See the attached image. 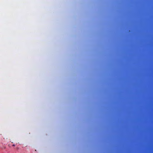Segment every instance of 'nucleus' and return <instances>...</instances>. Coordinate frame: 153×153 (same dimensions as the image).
I'll list each match as a JSON object with an SVG mask.
<instances>
[{"mask_svg": "<svg viewBox=\"0 0 153 153\" xmlns=\"http://www.w3.org/2000/svg\"><path fill=\"white\" fill-rule=\"evenodd\" d=\"M134 31H135V25H134Z\"/></svg>", "mask_w": 153, "mask_h": 153, "instance_id": "obj_1", "label": "nucleus"}, {"mask_svg": "<svg viewBox=\"0 0 153 153\" xmlns=\"http://www.w3.org/2000/svg\"><path fill=\"white\" fill-rule=\"evenodd\" d=\"M134 31H135V25H134Z\"/></svg>", "mask_w": 153, "mask_h": 153, "instance_id": "obj_2", "label": "nucleus"}, {"mask_svg": "<svg viewBox=\"0 0 153 153\" xmlns=\"http://www.w3.org/2000/svg\"><path fill=\"white\" fill-rule=\"evenodd\" d=\"M134 31H135V25H134Z\"/></svg>", "mask_w": 153, "mask_h": 153, "instance_id": "obj_3", "label": "nucleus"}, {"mask_svg": "<svg viewBox=\"0 0 153 153\" xmlns=\"http://www.w3.org/2000/svg\"><path fill=\"white\" fill-rule=\"evenodd\" d=\"M134 31H135V25H134Z\"/></svg>", "mask_w": 153, "mask_h": 153, "instance_id": "obj_4", "label": "nucleus"}, {"mask_svg": "<svg viewBox=\"0 0 153 153\" xmlns=\"http://www.w3.org/2000/svg\"><path fill=\"white\" fill-rule=\"evenodd\" d=\"M134 31H135V25H134Z\"/></svg>", "mask_w": 153, "mask_h": 153, "instance_id": "obj_5", "label": "nucleus"}, {"mask_svg": "<svg viewBox=\"0 0 153 153\" xmlns=\"http://www.w3.org/2000/svg\"><path fill=\"white\" fill-rule=\"evenodd\" d=\"M134 31H135V25H134Z\"/></svg>", "mask_w": 153, "mask_h": 153, "instance_id": "obj_6", "label": "nucleus"}, {"mask_svg": "<svg viewBox=\"0 0 153 153\" xmlns=\"http://www.w3.org/2000/svg\"><path fill=\"white\" fill-rule=\"evenodd\" d=\"M134 31H135V25H134Z\"/></svg>", "mask_w": 153, "mask_h": 153, "instance_id": "obj_7", "label": "nucleus"}, {"mask_svg": "<svg viewBox=\"0 0 153 153\" xmlns=\"http://www.w3.org/2000/svg\"><path fill=\"white\" fill-rule=\"evenodd\" d=\"M134 31H135V25H134Z\"/></svg>", "mask_w": 153, "mask_h": 153, "instance_id": "obj_8", "label": "nucleus"}, {"mask_svg": "<svg viewBox=\"0 0 153 153\" xmlns=\"http://www.w3.org/2000/svg\"><path fill=\"white\" fill-rule=\"evenodd\" d=\"M134 31H135V25H134Z\"/></svg>", "mask_w": 153, "mask_h": 153, "instance_id": "obj_9", "label": "nucleus"}, {"mask_svg": "<svg viewBox=\"0 0 153 153\" xmlns=\"http://www.w3.org/2000/svg\"><path fill=\"white\" fill-rule=\"evenodd\" d=\"M134 31H135V25H134Z\"/></svg>", "mask_w": 153, "mask_h": 153, "instance_id": "obj_10", "label": "nucleus"}, {"mask_svg": "<svg viewBox=\"0 0 153 153\" xmlns=\"http://www.w3.org/2000/svg\"><path fill=\"white\" fill-rule=\"evenodd\" d=\"M134 52H135V47H134Z\"/></svg>", "mask_w": 153, "mask_h": 153, "instance_id": "obj_11", "label": "nucleus"}, {"mask_svg": "<svg viewBox=\"0 0 153 153\" xmlns=\"http://www.w3.org/2000/svg\"><path fill=\"white\" fill-rule=\"evenodd\" d=\"M134 52H135V47H134Z\"/></svg>", "mask_w": 153, "mask_h": 153, "instance_id": "obj_12", "label": "nucleus"}, {"mask_svg": "<svg viewBox=\"0 0 153 153\" xmlns=\"http://www.w3.org/2000/svg\"><path fill=\"white\" fill-rule=\"evenodd\" d=\"M134 52H135V47H134Z\"/></svg>", "mask_w": 153, "mask_h": 153, "instance_id": "obj_13", "label": "nucleus"}, {"mask_svg": "<svg viewBox=\"0 0 153 153\" xmlns=\"http://www.w3.org/2000/svg\"><path fill=\"white\" fill-rule=\"evenodd\" d=\"M134 52H135V47H134Z\"/></svg>", "mask_w": 153, "mask_h": 153, "instance_id": "obj_14", "label": "nucleus"}, {"mask_svg": "<svg viewBox=\"0 0 153 153\" xmlns=\"http://www.w3.org/2000/svg\"><path fill=\"white\" fill-rule=\"evenodd\" d=\"M134 52H135V47H134Z\"/></svg>", "mask_w": 153, "mask_h": 153, "instance_id": "obj_15", "label": "nucleus"}, {"mask_svg": "<svg viewBox=\"0 0 153 153\" xmlns=\"http://www.w3.org/2000/svg\"><path fill=\"white\" fill-rule=\"evenodd\" d=\"M134 52H135V47H134Z\"/></svg>", "mask_w": 153, "mask_h": 153, "instance_id": "obj_16", "label": "nucleus"}, {"mask_svg": "<svg viewBox=\"0 0 153 153\" xmlns=\"http://www.w3.org/2000/svg\"><path fill=\"white\" fill-rule=\"evenodd\" d=\"M134 52H135V47H134Z\"/></svg>", "mask_w": 153, "mask_h": 153, "instance_id": "obj_17", "label": "nucleus"}, {"mask_svg": "<svg viewBox=\"0 0 153 153\" xmlns=\"http://www.w3.org/2000/svg\"><path fill=\"white\" fill-rule=\"evenodd\" d=\"M134 52H135V47H134Z\"/></svg>", "mask_w": 153, "mask_h": 153, "instance_id": "obj_18", "label": "nucleus"}, {"mask_svg": "<svg viewBox=\"0 0 153 153\" xmlns=\"http://www.w3.org/2000/svg\"><path fill=\"white\" fill-rule=\"evenodd\" d=\"M134 91H135V86H134Z\"/></svg>", "mask_w": 153, "mask_h": 153, "instance_id": "obj_19", "label": "nucleus"}, {"mask_svg": "<svg viewBox=\"0 0 153 153\" xmlns=\"http://www.w3.org/2000/svg\"><path fill=\"white\" fill-rule=\"evenodd\" d=\"M134 91H135V86H134Z\"/></svg>", "mask_w": 153, "mask_h": 153, "instance_id": "obj_20", "label": "nucleus"}, {"mask_svg": "<svg viewBox=\"0 0 153 153\" xmlns=\"http://www.w3.org/2000/svg\"><path fill=\"white\" fill-rule=\"evenodd\" d=\"M134 91H135V86H134Z\"/></svg>", "mask_w": 153, "mask_h": 153, "instance_id": "obj_21", "label": "nucleus"}, {"mask_svg": "<svg viewBox=\"0 0 153 153\" xmlns=\"http://www.w3.org/2000/svg\"><path fill=\"white\" fill-rule=\"evenodd\" d=\"M134 91H135V86H134Z\"/></svg>", "mask_w": 153, "mask_h": 153, "instance_id": "obj_22", "label": "nucleus"}, {"mask_svg": "<svg viewBox=\"0 0 153 153\" xmlns=\"http://www.w3.org/2000/svg\"><path fill=\"white\" fill-rule=\"evenodd\" d=\"M134 91H135V86H134Z\"/></svg>", "mask_w": 153, "mask_h": 153, "instance_id": "obj_23", "label": "nucleus"}, {"mask_svg": "<svg viewBox=\"0 0 153 153\" xmlns=\"http://www.w3.org/2000/svg\"><path fill=\"white\" fill-rule=\"evenodd\" d=\"M134 91H135V86H134Z\"/></svg>", "mask_w": 153, "mask_h": 153, "instance_id": "obj_24", "label": "nucleus"}, {"mask_svg": "<svg viewBox=\"0 0 153 153\" xmlns=\"http://www.w3.org/2000/svg\"><path fill=\"white\" fill-rule=\"evenodd\" d=\"M134 91H135V86H134Z\"/></svg>", "mask_w": 153, "mask_h": 153, "instance_id": "obj_25", "label": "nucleus"}, {"mask_svg": "<svg viewBox=\"0 0 153 153\" xmlns=\"http://www.w3.org/2000/svg\"><path fill=\"white\" fill-rule=\"evenodd\" d=\"M134 91H135V86H134Z\"/></svg>", "mask_w": 153, "mask_h": 153, "instance_id": "obj_26", "label": "nucleus"}, {"mask_svg": "<svg viewBox=\"0 0 153 153\" xmlns=\"http://www.w3.org/2000/svg\"><path fill=\"white\" fill-rule=\"evenodd\" d=\"M13 146H15V145L13 144Z\"/></svg>", "mask_w": 153, "mask_h": 153, "instance_id": "obj_27", "label": "nucleus"}, {"mask_svg": "<svg viewBox=\"0 0 153 153\" xmlns=\"http://www.w3.org/2000/svg\"><path fill=\"white\" fill-rule=\"evenodd\" d=\"M134 132H135V129H134Z\"/></svg>", "mask_w": 153, "mask_h": 153, "instance_id": "obj_28", "label": "nucleus"}, {"mask_svg": "<svg viewBox=\"0 0 153 153\" xmlns=\"http://www.w3.org/2000/svg\"><path fill=\"white\" fill-rule=\"evenodd\" d=\"M134 132H135V129H134Z\"/></svg>", "mask_w": 153, "mask_h": 153, "instance_id": "obj_29", "label": "nucleus"}, {"mask_svg": "<svg viewBox=\"0 0 153 153\" xmlns=\"http://www.w3.org/2000/svg\"><path fill=\"white\" fill-rule=\"evenodd\" d=\"M134 132H135V129H134Z\"/></svg>", "mask_w": 153, "mask_h": 153, "instance_id": "obj_30", "label": "nucleus"}, {"mask_svg": "<svg viewBox=\"0 0 153 153\" xmlns=\"http://www.w3.org/2000/svg\"><path fill=\"white\" fill-rule=\"evenodd\" d=\"M134 132H135V129H134Z\"/></svg>", "mask_w": 153, "mask_h": 153, "instance_id": "obj_31", "label": "nucleus"}, {"mask_svg": "<svg viewBox=\"0 0 153 153\" xmlns=\"http://www.w3.org/2000/svg\"><path fill=\"white\" fill-rule=\"evenodd\" d=\"M134 132H135V129H134Z\"/></svg>", "mask_w": 153, "mask_h": 153, "instance_id": "obj_32", "label": "nucleus"}, {"mask_svg": "<svg viewBox=\"0 0 153 153\" xmlns=\"http://www.w3.org/2000/svg\"><path fill=\"white\" fill-rule=\"evenodd\" d=\"M134 79H135V76H134Z\"/></svg>", "mask_w": 153, "mask_h": 153, "instance_id": "obj_33", "label": "nucleus"}, {"mask_svg": "<svg viewBox=\"0 0 153 153\" xmlns=\"http://www.w3.org/2000/svg\"><path fill=\"white\" fill-rule=\"evenodd\" d=\"M134 79H135V76H134Z\"/></svg>", "mask_w": 153, "mask_h": 153, "instance_id": "obj_34", "label": "nucleus"}, {"mask_svg": "<svg viewBox=\"0 0 153 153\" xmlns=\"http://www.w3.org/2000/svg\"><path fill=\"white\" fill-rule=\"evenodd\" d=\"M134 79H135V76H134Z\"/></svg>", "mask_w": 153, "mask_h": 153, "instance_id": "obj_35", "label": "nucleus"}, {"mask_svg": "<svg viewBox=\"0 0 153 153\" xmlns=\"http://www.w3.org/2000/svg\"><path fill=\"white\" fill-rule=\"evenodd\" d=\"M134 79H135V76H134Z\"/></svg>", "mask_w": 153, "mask_h": 153, "instance_id": "obj_36", "label": "nucleus"}, {"mask_svg": "<svg viewBox=\"0 0 153 153\" xmlns=\"http://www.w3.org/2000/svg\"><path fill=\"white\" fill-rule=\"evenodd\" d=\"M134 42H135V39H134Z\"/></svg>", "mask_w": 153, "mask_h": 153, "instance_id": "obj_37", "label": "nucleus"}, {"mask_svg": "<svg viewBox=\"0 0 153 153\" xmlns=\"http://www.w3.org/2000/svg\"><path fill=\"white\" fill-rule=\"evenodd\" d=\"M134 42H135V39H134Z\"/></svg>", "mask_w": 153, "mask_h": 153, "instance_id": "obj_38", "label": "nucleus"}, {"mask_svg": "<svg viewBox=\"0 0 153 153\" xmlns=\"http://www.w3.org/2000/svg\"><path fill=\"white\" fill-rule=\"evenodd\" d=\"M134 42H135V39H134Z\"/></svg>", "mask_w": 153, "mask_h": 153, "instance_id": "obj_39", "label": "nucleus"}, {"mask_svg": "<svg viewBox=\"0 0 153 153\" xmlns=\"http://www.w3.org/2000/svg\"><path fill=\"white\" fill-rule=\"evenodd\" d=\"M134 42H135V39H134Z\"/></svg>", "mask_w": 153, "mask_h": 153, "instance_id": "obj_40", "label": "nucleus"}, {"mask_svg": "<svg viewBox=\"0 0 153 153\" xmlns=\"http://www.w3.org/2000/svg\"><path fill=\"white\" fill-rule=\"evenodd\" d=\"M134 74H135V71L134 72Z\"/></svg>", "mask_w": 153, "mask_h": 153, "instance_id": "obj_41", "label": "nucleus"}, {"mask_svg": "<svg viewBox=\"0 0 153 153\" xmlns=\"http://www.w3.org/2000/svg\"><path fill=\"white\" fill-rule=\"evenodd\" d=\"M134 74H135V71L134 72Z\"/></svg>", "mask_w": 153, "mask_h": 153, "instance_id": "obj_42", "label": "nucleus"}, {"mask_svg": "<svg viewBox=\"0 0 153 153\" xmlns=\"http://www.w3.org/2000/svg\"><path fill=\"white\" fill-rule=\"evenodd\" d=\"M134 74H135V71L134 72Z\"/></svg>", "mask_w": 153, "mask_h": 153, "instance_id": "obj_43", "label": "nucleus"}, {"mask_svg": "<svg viewBox=\"0 0 153 153\" xmlns=\"http://www.w3.org/2000/svg\"><path fill=\"white\" fill-rule=\"evenodd\" d=\"M134 108L135 107V105H134Z\"/></svg>", "mask_w": 153, "mask_h": 153, "instance_id": "obj_44", "label": "nucleus"}, {"mask_svg": "<svg viewBox=\"0 0 153 153\" xmlns=\"http://www.w3.org/2000/svg\"><path fill=\"white\" fill-rule=\"evenodd\" d=\"M134 108L135 107V105H134Z\"/></svg>", "mask_w": 153, "mask_h": 153, "instance_id": "obj_45", "label": "nucleus"}, {"mask_svg": "<svg viewBox=\"0 0 153 153\" xmlns=\"http://www.w3.org/2000/svg\"><path fill=\"white\" fill-rule=\"evenodd\" d=\"M134 108L135 107V105H134Z\"/></svg>", "mask_w": 153, "mask_h": 153, "instance_id": "obj_46", "label": "nucleus"}, {"mask_svg": "<svg viewBox=\"0 0 153 153\" xmlns=\"http://www.w3.org/2000/svg\"><path fill=\"white\" fill-rule=\"evenodd\" d=\"M134 55H135V53H134Z\"/></svg>", "mask_w": 153, "mask_h": 153, "instance_id": "obj_47", "label": "nucleus"}, {"mask_svg": "<svg viewBox=\"0 0 153 153\" xmlns=\"http://www.w3.org/2000/svg\"><path fill=\"white\" fill-rule=\"evenodd\" d=\"M134 55H135V53H134Z\"/></svg>", "mask_w": 153, "mask_h": 153, "instance_id": "obj_48", "label": "nucleus"}, {"mask_svg": "<svg viewBox=\"0 0 153 153\" xmlns=\"http://www.w3.org/2000/svg\"><path fill=\"white\" fill-rule=\"evenodd\" d=\"M134 55H135V53H134Z\"/></svg>", "mask_w": 153, "mask_h": 153, "instance_id": "obj_49", "label": "nucleus"}, {"mask_svg": "<svg viewBox=\"0 0 153 153\" xmlns=\"http://www.w3.org/2000/svg\"><path fill=\"white\" fill-rule=\"evenodd\" d=\"M134 153H135V152H134Z\"/></svg>", "mask_w": 153, "mask_h": 153, "instance_id": "obj_50", "label": "nucleus"}, {"mask_svg": "<svg viewBox=\"0 0 153 153\" xmlns=\"http://www.w3.org/2000/svg\"><path fill=\"white\" fill-rule=\"evenodd\" d=\"M134 153H135V152H134Z\"/></svg>", "mask_w": 153, "mask_h": 153, "instance_id": "obj_51", "label": "nucleus"}, {"mask_svg": "<svg viewBox=\"0 0 153 153\" xmlns=\"http://www.w3.org/2000/svg\"><path fill=\"white\" fill-rule=\"evenodd\" d=\"M134 45H135V44H134Z\"/></svg>", "mask_w": 153, "mask_h": 153, "instance_id": "obj_52", "label": "nucleus"}, {"mask_svg": "<svg viewBox=\"0 0 153 153\" xmlns=\"http://www.w3.org/2000/svg\"><path fill=\"white\" fill-rule=\"evenodd\" d=\"M134 61H135V59L134 60Z\"/></svg>", "mask_w": 153, "mask_h": 153, "instance_id": "obj_53", "label": "nucleus"}, {"mask_svg": "<svg viewBox=\"0 0 153 153\" xmlns=\"http://www.w3.org/2000/svg\"><path fill=\"white\" fill-rule=\"evenodd\" d=\"M134 111V112L135 111V110Z\"/></svg>", "mask_w": 153, "mask_h": 153, "instance_id": "obj_54", "label": "nucleus"}]
</instances>
